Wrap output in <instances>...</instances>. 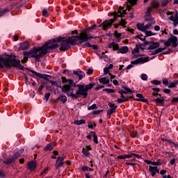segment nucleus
Returning a JSON list of instances; mask_svg holds the SVG:
<instances>
[{"label":"nucleus","instance_id":"56","mask_svg":"<svg viewBox=\"0 0 178 178\" xmlns=\"http://www.w3.org/2000/svg\"><path fill=\"white\" fill-rule=\"evenodd\" d=\"M49 97H51V93L47 92L44 95V99H46V101H48V99H49Z\"/></svg>","mask_w":178,"mask_h":178},{"label":"nucleus","instance_id":"4","mask_svg":"<svg viewBox=\"0 0 178 178\" xmlns=\"http://www.w3.org/2000/svg\"><path fill=\"white\" fill-rule=\"evenodd\" d=\"M78 37L77 41H79V45H81L83 48H91V43L87 42L88 40H92V38H98V37H94L90 34H87L86 32H81Z\"/></svg>","mask_w":178,"mask_h":178},{"label":"nucleus","instance_id":"8","mask_svg":"<svg viewBox=\"0 0 178 178\" xmlns=\"http://www.w3.org/2000/svg\"><path fill=\"white\" fill-rule=\"evenodd\" d=\"M149 62V58L148 57H141L136 60H134L131 62V65H140V63H147Z\"/></svg>","mask_w":178,"mask_h":178},{"label":"nucleus","instance_id":"35","mask_svg":"<svg viewBox=\"0 0 178 178\" xmlns=\"http://www.w3.org/2000/svg\"><path fill=\"white\" fill-rule=\"evenodd\" d=\"M116 112V108H112L107 111V113H108V115H112V113H115Z\"/></svg>","mask_w":178,"mask_h":178},{"label":"nucleus","instance_id":"28","mask_svg":"<svg viewBox=\"0 0 178 178\" xmlns=\"http://www.w3.org/2000/svg\"><path fill=\"white\" fill-rule=\"evenodd\" d=\"M154 24H155V22L152 21V22H149L146 25H145V31L148 30V29H149V27H152V26H154Z\"/></svg>","mask_w":178,"mask_h":178},{"label":"nucleus","instance_id":"58","mask_svg":"<svg viewBox=\"0 0 178 178\" xmlns=\"http://www.w3.org/2000/svg\"><path fill=\"white\" fill-rule=\"evenodd\" d=\"M42 16H48V10L47 9L42 10Z\"/></svg>","mask_w":178,"mask_h":178},{"label":"nucleus","instance_id":"19","mask_svg":"<svg viewBox=\"0 0 178 178\" xmlns=\"http://www.w3.org/2000/svg\"><path fill=\"white\" fill-rule=\"evenodd\" d=\"M63 161H65V156H58L57 158V161H56V165H58V166H63L64 163Z\"/></svg>","mask_w":178,"mask_h":178},{"label":"nucleus","instance_id":"23","mask_svg":"<svg viewBox=\"0 0 178 178\" xmlns=\"http://www.w3.org/2000/svg\"><path fill=\"white\" fill-rule=\"evenodd\" d=\"M141 48V46L136 44V48L134 49L132 51V55H136V54H138L140 52V49Z\"/></svg>","mask_w":178,"mask_h":178},{"label":"nucleus","instance_id":"38","mask_svg":"<svg viewBox=\"0 0 178 178\" xmlns=\"http://www.w3.org/2000/svg\"><path fill=\"white\" fill-rule=\"evenodd\" d=\"M127 24V22L124 19H121V21L120 22V26H122V27H126V25Z\"/></svg>","mask_w":178,"mask_h":178},{"label":"nucleus","instance_id":"2","mask_svg":"<svg viewBox=\"0 0 178 178\" xmlns=\"http://www.w3.org/2000/svg\"><path fill=\"white\" fill-rule=\"evenodd\" d=\"M3 67H17L19 70H24V67L20 64V60L13 58L11 56L3 58L0 56V69Z\"/></svg>","mask_w":178,"mask_h":178},{"label":"nucleus","instance_id":"43","mask_svg":"<svg viewBox=\"0 0 178 178\" xmlns=\"http://www.w3.org/2000/svg\"><path fill=\"white\" fill-rule=\"evenodd\" d=\"M152 8H159V3L158 1H153L152 3Z\"/></svg>","mask_w":178,"mask_h":178},{"label":"nucleus","instance_id":"11","mask_svg":"<svg viewBox=\"0 0 178 178\" xmlns=\"http://www.w3.org/2000/svg\"><path fill=\"white\" fill-rule=\"evenodd\" d=\"M73 73L79 78V80H82V79H84V77H86V74H84V72H81L79 70H74Z\"/></svg>","mask_w":178,"mask_h":178},{"label":"nucleus","instance_id":"27","mask_svg":"<svg viewBox=\"0 0 178 178\" xmlns=\"http://www.w3.org/2000/svg\"><path fill=\"white\" fill-rule=\"evenodd\" d=\"M91 136L93 137L95 144H98V136H96L95 131H91Z\"/></svg>","mask_w":178,"mask_h":178},{"label":"nucleus","instance_id":"49","mask_svg":"<svg viewBox=\"0 0 178 178\" xmlns=\"http://www.w3.org/2000/svg\"><path fill=\"white\" fill-rule=\"evenodd\" d=\"M113 51H118L120 49L119 45L118 44H115V42H113Z\"/></svg>","mask_w":178,"mask_h":178},{"label":"nucleus","instance_id":"18","mask_svg":"<svg viewBox=\"0 0 178 178\" xmlns=\"http://www.w3.org/2000/svg\"><path fill=\"white\" fill-rule=\"evenodd\" d=\"M136 97L138 99H135V101H140V102H148V100L144 98V96L140 93L136 94Z\"/></svg>","mask_w":178,"mask_h":178},{"label":"nucleus","instance_id":"16","mask_svg":"<svg viewBox=\"0 0 178 178\" xmlns=\"http://www.w3.org/2000/svg\"><path fill=\"white\" fill-rule=\"evenodd\" d=\"M122 90L119 91L120 94H130L131 92H133V90L130 89L129 87L124 86L122 87Z\"/></svg>","mask_w":178,"mask_h":178},{"label":"nucleus","instance_id":"42","mask_svg":"<svg viewBox=\"0 0 178 178\" xmlns=\"http://www.w3.org/2000/svg\"><path fill=\"white\" fill-rule=\"evenodd\" d=\"M169 2H170V0H163L161 2V6H166V5L169 3Z\"/></svg>","mask_w":178,"mask_h":178},{"label":"nucleus","instance_id":"54","mask_svg":"<svg viewBox=\"0 0 178 178\" xmlns=\"http://www.w3.org/2000/svg\"><path fill=\"white\" fill-rule=\"evenodd\" d=\"M134 155V153H131V154H125V159L133 158Z\"/></svg>","mask_w":178,"mask_h":178},{"label":"nucleus","instance_id":"34","mask_svg":"<svg viewBox=\"0 0 178 178\" xmlns=\"http://www.w3.org/2000/svg\"><path fill=\"white\" fill-rule=\"evenodd\" d=\"M167 143H169V144H170V145H173L175 148H178V143H175L172 140H167Z\"/></svg>","mask_w":178,"mask_h":178},{"label":"nucleus","instance_id":"17","mask_svg":"<svg viewBox=\"0 0 178 178\" xmlns=\"http://www.w3.org/2000/svg\"><path fill=\"white\" fill-rule=\"evenodd\" d=\"M127 52H129V47L127 46H122L117 51V54H127Z\"/></svg>","mask_w":178,"mask_h":178},{"label":"nucleus","instance_id":"53","mask_svg":"<svg viewBox=\"0 0 178 178\" xmlns=\"http://www.w3.org/2000/svg\"><path fill=\"white\" fill-rule=\"evenodd\" d=\"M109 108H115V109L118 108V106H116L114 103H108Z\"/></svg>","mask_w":178,"mask_h":178},{"label":"nucleus","instance_id":"41","mask_svg":"<svg viewBox=\"0 0 178 178\" xmlns=\"http://www.w3.org/2000/svg\"><path fill=\"white\" fill-rule=\"evenodd\" d=\"M161 81H159V80H153V81H151V83L152 84H154V86H159V84H161Z\"/></svg>","mask_w":178,"mask_h":178},{"label":"nucleus","instance_id":"60","mask_svg":"<svg viewBox=\"0 0 178 178\" xmlns=\"http://www.w3.org/2000/svg\"><path fill=\"white\" fill-rule=\"evenodd\" d=\"M178 24V17L173 21V26L176 27Z\"/></svg>","mask_w":178,"mask_h":178},{"label":"nucleus","instance_id":"25","mask_svg":"<svg viewBox=\"0 0 178 178\" xmlns=\"http://www.w3.org/2000/svg\"><path fill=\"white\" fill-rule=\"evenodd\" d=\"M74 123L77 126H80L81 124H86V120L83 119L79 120H75Z\"/></svg>","mask_w":178,"mask_h":178},{"label":"nucleus","instance_id":"7","mask_svg":"<svg viewBox=\"0 0 178 178\" xmlns=\"http://www.w3.org/2000/svg\"><path fill=\"white\" fill-rule=\"evenodd\" d=\"M24 151V149H21L18 152H16L15 154H14L13 156H11L8 157L6 160L3 161V163H5L6 165L13 163V162H15V161H16V159H17L19 156H20L21 154H22Z\"/></svg>","mask_w":178,"mask_h":178},{"label":"nucleus","instance_id":"45","mask_svg":"<svg viewBox=\"0 0 178 178\" xmlns=\"http://www.w3.org/2000/svg\"><path fill=\"white\" fill-rule=\"evenodd\" d=\"M6 12H9V8H4L3 10H0V17L3 16Z\"/></svg>","mask_w":178,"mask_h":178},{"label":"nucleus","instance_id":"46","mask_svg":"<svg viewBox=\"0 0 178 178\" xmlns=\"http://www.w3.org/2000/svg\"><path fill=\"white\" fill-rule=\"evenodd\" d=\"M140 78L142 79V80H143L144 81H147L148 80V76H147V74H142L140 76Z\"/></svg>","mask_w":178,"mask_h":178},{"label":"nucleus","instance_id":"55","mask_svg":"<svg viewBox=\"0 0 178 178\" xmlns=\"http://www.w3.org/2000/svg\"><path fill=\"white\" fill-rule=\"evenodd\" d=\"M114 35L117 37V38H120V37H122V33H119L118 31H115L114 33Z\"/></svg>","mask_w":178,"mask_h":178},{"label":"nucleus","instance_id":"63","mask_svg":"<svg viewBox=\"0 0 178 178\" xmlns=\"http://www.w3.org/2000/svg\"><path fill=\"white\" fill-rule=\"evenodd\" d=\"M92 73H94V70H92V69H88L87 74H92Z\"/></svg>","mask_w":178,"mask_h":178},{"label":"nucleus","instance_id":"5","mask_svg":"<svg viewBox=\"0 0 178 178\" xmlns=\"http://www.w3.org/2000/svg\"><path fill=\"white\" fill-rule=\"evenodd\" d=\"M78 90L76 92V94L73 93V90L70 92V97L74 98V99H77L79 98V95L83 96V98H87V95H88V92L86 89V86L84 85H78Z\"/></svg>","mask_w":178,"mask_h":178},{"label":"nucleus","instance_id":"12","mask_svg":"<svg viewBox=\"0 0 178 178\" xmlns=\"http://www.w3.org/2000/svg\"><path fill=\"white\" fill-rule=\"evenodd\" d=\"M31 73L35 74L37 77H40V79H44V80H48V77H49V75L45 74H40L34 70H31Z\"/></svg>","mask_w":178,"mask_h":178},{"label":"nucleus","instance_id":"62","mask_svg":"<svg viewBox=\"0 0 178 178\" xmlns=\"http://www.w3.org/2000/svg\"><path fill=\"white\" fill-rule=\"evenodd\" d=\"M6 175H5V172L3 171L0 170V177H6Z\"/></svg>","mask_w":178,"mask_h":178},{"label":"nucleus","instance_id":"51","mask_svg":"<svg viewBox=\"0 0 178 178\" xmlns=\"http://www.w3.org/2000/svg\"><path fill=\"white\" fill-rule=\"evenodd\" d=\"M152 165L153 166H160V165H162V163H161V162L159 161H156V162L152 161Z\"/></svg>","mask_w":178,"mask_h":178},{"label":"nucleus","instance_id":"31","mask_svg":"<svg viewBox=\"0 0 178 178\" xmlns=\"http://www.w3.org/2000/svg\"><path fill=\"white\" fill-rule=\"evenodd\" d=\"M165 49H166V46L163 48H158L155 49L154 54H161V52H162V51H165Z\"/></svg>","mask_w":178,"mask_h":178},{"label":"nucleus","instance_id":"32","mask_svg":"<svg viewBox=\"0 0 178 178\" xmlns=\"http://www.w3.org/2000/svg\"><path fill=\"white\" fill-rule=\"evenodd\" d=\"M103 91H105L106 92H107V94H112L115 92V90L111 88H104Z\"/></svg>","mask_w":178,"mask_h":178},{"label":"nucleus","instance_id":"36","mask_svg":"<svg viewBox=\"0 0 178 178\" xmlns=\"http://www.w3.org/2000/svg\"><path fill=\"white\" fill-rule=\"evenodd\" d=\"M97 108H98L97 107V104H94L92 106L88 107V111H94V109H97Z\"/></svg>","mask_w":178,"mask_h":178},{"label":"nucleus","instance_id":"33","mask_svg":"<svg viewBox=\"0 0 178 178\" xmlns=\"http://www.w3.org/2000/svg\"><path fill=\"white\" fill-rule=\"evenodd\" d=\"M145 33V35H147V37H151V35H155V33H154L152 31H145L144 32Z\"/></svg>","mask_w":178,"mask_h":178},{"label":"nucleus","instance_id":"20","mask_svg":"<svg viewBox=\"0 0 178 178\" xmlns=\"http://www.w3.org/2000/svg\"><path fill=\"white\" fill-rule=\"evenodd\" d=\"M110 81H111L109 80V79L106 77H102L99 79V82L100 83V84H104V85L109 84Z\"/></svg>","mask_w":178,"mask_h":178},{"label":"nucleus","instance_id":"3","mask_svg":"<svg viewBox=\"0 0 178 178\" xmlns=\"http://www.w3.org/2000/svg\"><path fill=\"white\" fill-rule=\"evenodd\" d=\"M118 13L119 14H118V13L116 12L111 13V15L114 16V18L110 19L108 20H105L100 25H99V27H102V30L104 31L108 30V29H109V27H111L112 24H113L115 22H116V19H118V17H124V16L127 15V13L126 12V10H123L122 7L119 8Z\"/></svg>","mask_w":178,"mask_h":178},{"label":"nucleus","instance_id":"29","mask_svg":"<svg viewBox=\"0 0 178 178\" xmlns=\"http://www.w3.org/2000/svg\"><path fill=\"white\" fill-rule=\"evenodd\" d=\"M94 86H95V83H90L86 86H85V88L87 90V91L88 92V90H91L92 89V88L94 87Z\"/></svg>","mask_w":178,"mask_h":178},{"label":"nucleus","instance_id":"57","mask_svg":"<svg viewBox=\"0 0 178 178\" xmlns=\"http://www.w3.org/2000/svg\"><path fill=\"white\" fill-rule=\"evenodd\" d=\"M125 165H129V166H132L133 168H134V166H136V165H137V163L128 162V163H126Z\"/></svg>","mask_w":178,"mask_h":178},{"label":"nucleus","instance_id":"44","mask_svg":"<svg viewBox=\"0 0 178 178\" xmlns=\"http://www.w3.org/2000/svg\"><path fill=\"white\" fill-rule=\"evenodd\" d=\"M60 101L63 104H65V102H66V101H67V97H66V96H65V95H62V96H60Z\"/></svg>","mask_w":178,"mask_h":178},{"label":"nucleus","instance_id":"40","mask_svg":"<svg viewBox=\"0 0 178 178\" xmlns=\"http://www.w3.org/2000/svg\"><path fill=\"white\" fill-rule=\"evenodd\" d=\"M96 126L97 124L95 122H88V129H94Z\"/></svg>","mask_w":178,"mask_h":178},{"label":"nucleus","instance_id":"26","mask_svg":"<svg viewBox=\"0 0 178 178\" xmlns=\"http://www.w3.org/2000/svg\"><path fill=\"white\" fill-rule=\"evenodd\" d=\"M156 104H161V105H163V104H165V99H163V97H162L161 99L157 98V99H154V100Z\"/></svg>","mask_w":178,"mask_h":178},{"label":"nucleus","instance_id":"50","mask_svg":"<svg viewBox=\"0 0 178 178\" xmlns=\"http://www.w3.org/2000/svg\"><path fill=\"white\" fill-rule=\"evenodd\" d=\"M101 112H103V110H97L92 111V115H99Z\"/></svg>","mask_w":178,"mask_h":178},{"label":"nucleus","instance_id":"24","mask_svg":"<svg viewBox=\"0 0 178 178\" xmlns=\"http://www.w3.org/2000/svg\"><path fill=\"white\" fill-rule=\"evenodd\" d=\"M136 26L138 30H140V31H143V33L145 31V28L143 24H137Z\"/></svg>","mask_w":178,"mask_h":178},{"label":"nucleus","instance_id":"10","mask_svg":"<svg viewBox=\"0 0 178 178\" xmlns=\"http://www.w3.org/2000/svg\"><path fill=\"white\" fill-rule=\"evenodd\" d=\"M149 172L151 175V176H152V177H154V176H155V175H156V173H159V169H158V166H149Z\"/></svg>","mask_w":178,"mask_h":178},{"label":"nucleus","instance_id":"9","mask_svg":"<svg viewBox=\"0 0 178 178\" xmlns=\"http://www.w3.org/2000/svg\"><path fill=\"white\" fill-rule=\"evenodd\" d=\"M159 43L156 42L149 45L148 47V49L149 52H151L152 55H156L157 53H155V49H156V48H159Z\"/></svg>","mask_w":178,"mask_h":178},{"label":"nucleus","instance_id":"37","mask_svg":"<svg viewBox=\"0 0 178 178\" xmlns=\"http://www.w3.org/2000/svg\"><path fill=\"white\" fill-rule=\"evenodd\" d=\"M81 170L86 171V172H90V171L92 170V168H89L88 166H83L81 168Z\"/></svg>","mask_w":178,"mask_h":178},{"label":"nucleus","instance_id":"48","mask_svg":"<svg viewBox=\"0 0 178 178\" xmlns=\"http://www.w3.org/2000/svg\"><path fill=\"white\" fill-rule=\"evenodd\" d=\"M177 84V81L172 82V83L168 86V88H175V87L176 86Z\"/></svg>","mask_w":178,"mask_h":178},{"label":"nucleus","instance_id":"15","mask_svg":"<svg viewBox=\"0 0 178 178\" xmlns=\"http://www.w3.org/2000/svg\"><path fill=\"white\" fill-rule=\"evenodd\" d=\"M56 146V143L55 142L49 143L46 145L44 147V151H52L54 149V147Z\"/></svg>","mask_w":178,"mask_h":178},{"label":"nucleus","instance_id":"21","mask_svg":"<svg viewBox=\"0 0 178 178\" xmlns=\"http://www.w3.org/2000/svg\"><path fill=\"white\" fill-rule=\"evenodd\" d=\"M19 49H21L22 51L29 49V43H27V42H24L21 43Z\"/></svg>","mask_w":178,"mask_h":178},{"label":"nucleus","instance_id":"14","mask_svg":"<svg viewBox=\"0 0 178 178\" xmlns=\"http://www.w3.org/2000/svg\"><path fill=\"white\" fill-rule=\"evenodd\" d=\"M39 48H41V47H34V48L31 49V50H29V51H24V52L23 53V55H24V56H25V57H24V58L21 60L22 63H26V62H27V60H28V58H34V57H30V56H27V55H25L24 54H25L26 52H30V51H33V49H39Z\"/></svg>","mask_w":178,"mask_h":178},{"label":"nucleus","instance_id":"1","mask_svg":"<svg viewBox=\"0 0 178 178\" xmlns=\"http://www.w3.org/2000/svg\"><path fill=\"white\" fill-rule=\"evenodd\" d=\"M78 38L79 37H77V35L68 38L60 36L53 39L52 41L49 40L47 44L40 47L38 49H35L29 52L24 53V55H27L29 58H34L36 62H40V59H41L42 56H45L49 49H55V48L59 47V42H60V51H67V49H70V45H76Z\"/></svg>","mask_w":178,"mask_h":178},{"label":"nucleus","instance_id":"59","mask_svg":"<svg viewBox=\"0 0 178 178\" xmlns=\"http://www.w3.org/2000/svg\"><path fill=\"white\" fill-rule=\"evenodd\" d=\"M163 84H164V86H168V84H169V81L168 79H163Z\"/></svg>","mask_w":178,"mask_h":178},{"label":"nucleus","instance_id":"64","mask_svg":"<svg viewBox=\"0 0 178 178\" xmlns=\"http://www.w3.org/2000/svg\"><path fill=\"white\" fill-rule=\"evenodd\" d=\"M172 104L175 102H178V97H173L172 99Z\"/></svg>","mask_w":178,"mask_h":178},{"label":"nucleus","instance_id":"30","mask_svg":"<svg viewBox=\"0 0 178 178\" xmlns=\"http://www.w3.org/2000/svg\"><path fill=\"white\" fill-rule=\"evenodd\" d=\"M82 154L85 156H90V152H88V150H87V149H86L85 147L82 149Z\"/></svg>","mask_w":178,"mask_h":178},{"label":"nucleus","instance_id":"13","mask_svg":"<svg viewBox=\"0 0 178 178\" xmlns=\"http://www.w3.org/2000/svg\"><path fill=\"white\" fill-rule=\"evenodd\" d=\"M28 168L31 172H33V170H35V168H37V161H29L28 163Z\"/></svg>","mask_w":178,"mask_h":178},{"label":"nucleus","instance_id":"39","mask_svg":"<svg viewBox=\"0 0 178 178\" xmlns=\"http://www.w3.org/2000/svg\"><path fill=\"white\" fill-rule=\"evenodd\" d=\"M127 101H129V99H122V98L118 99V104H123L124 102H127Z\"/></svg>","mask_w":178,"mask_h":178},{"label":"nucleus","instance_id":"6","mask_svg":"<svg viewBox=\"0 0 178 178\" xmlns=\"http://www.w3.org/2000/svg\"><path fill=\"white\" fill-rule=\"evenodd\" d=\"M67 82L68 83V85H65L61 88L63 92L67 94V97H70V92L73 91V90H72L70 88L74 87V82H73V80L72 79H68Z\"/></svg>","mask_w":178,"mask_h":178},{"label":"nucleus","instance_id":"47","mask_svg":"<svg viewBox=\"0 0 178 178\" xmlns=\"http://www.w3.org/2000/svg\"><path fill=\"white\" fill-rule=\"evenodd\" d=\"M163 42L164 43V45L165 47H169L170 45H171V42L170 40H169V39L168 40H163Z\"/></svg>","mask_w":178,"mask_h":178},{"label":"nucleus","instance_id":"22","mask_svg":"<svg viewBox=\"0 0 178 178\" xmlns=\"http://www.w3.org/2000/svg\"><path fill=\"white\" fill-rule=\"evenodd\" d=\"M168 40L170 41V42H171V44H176V42H177V37L171 35L170 38H168Z\"/></svg>","mask_w":178,"mask_h":178},{"label":"nucleus","instance_id":"52","mask_svg":"<svg viewBox=\"0 0 178 178\" xmlns=\"http://www.w3.org/2000/svg\"><path fill=\"white\" fill-rule=\"evenodd\" d=\"M129 1V3H130V5H131V6L136 5V3H137V0H128Z\"/></svg>","mask_w":178,"mask_h":178},{"label":"nucleus","instance_id":"61","mask_svg":"<svg viewBox=\"0 0 178 178\" xmlns=\"http://www.w3.org/2000/svg\"><path fill=\"white\" fill-rule=\"evenodd\" d=\"M104 74H108V73H109V68H107V67H106L104 69Z\"/></svg>","mask_w":178,"mask_h":178}]
</instances>
